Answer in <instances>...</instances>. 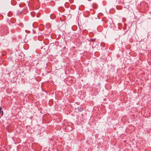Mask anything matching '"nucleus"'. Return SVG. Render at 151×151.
<instances>
[{"mask_svg":"<svg viewBox=\"0 0 151 151\" xmlns=\"http://www.w3.org/2000/svg\"><path fill=\"white\" fill-rule=\"evenodd\" d=\"M8 32V28L6 26L1 27L0 28V33H2L1 36L2 35H7Z\"/></svg>","mask_w":151,"mask_h":151,"instance_id":"1","label":"nucleus"},{"mask_svg":"<svg viewBox=\"0 0 151 151\" xmlns=\"http://www.w3.org/2000/svg\"><path fill=\"white\" fill-rule=\"evenodd\" d=\"M40 16V13H37V14H36V17H39Z\"/></svg>","mask_w":151,"mask_h":151,"instance_id":"8","label":"nucleus"},{"mask_svg":"<svg viewBox=\"0 0 151 151\" xmlns=\"http://www.w3.org/2000/svg\"><path fill=\"white\" fill-rule=\"evenodd\" d=\"M31 15H32V17H34L36 14L35 12H32L30 13Z\"/></svg>","mask_w":151,"mask_h":151,"instance_id":"5","label":"nucleus"},{"mask_svg":"<svg viewBox=\"0 0 151 151\" xmlns=\"http://www.w3.org/2000/svg\"><path fill=\"white\" fill-rule=\"evenodd\" d=\"M29 83L32 84H34V82H35L36 80L35 78V76L34 77H33L32 78H30V76L29 77Z\"/></svg>","mask_w":151,"mask_h":151,"instance_id":"3","label":"nucleus"},{"mask_svg":"<svg viewBox=\"0 0 151 151\" xmlns=\"http://www.w3.org/2000/svg\"><path fill=\"white\" fill-rule=\"evenodd\" d=\"M96 40V39H91V41L92 42H94Z\"/></svg>","mask_w":151,"mask_h":151,"instance_id":"9","label":"nucleus"},{"mask_svg":"<svg viewBox=\"0 0 151 151\" xmlns=\"http://www.w3.org/2000/svg\"><path fill=\"white\" fill-rule=\"evenodd\" d=\"M18 25L20 27H23V24L22 23H20L19 24H18Z\"/></svg>","mask_w":151,"mask_h":151,"instance_id":"7","label":"nucleus"},{"mask_svg":"<svg viewBox=\"0 0 151 151\" xmlns=\"http://www.w3.org/2000/svg\"><path fill=\"white\" fill-rule=\"evenodd\" d=\"M2 109V108L1 106H0V111H2L1 110Z\"/></svg>","mask_w":151,"mask_h":151,"instance_id":"12","label":"nucleus"},{"mask_svg":"<svg viewBox=\"0 0 151 151\" xmlns=\"http://www.w3.org/2000/svg\"><path fill=\"white\" fill-rule=\"evenodd\" d=\"M36 6V4H34L33 5V6H34V7L35 6Z\"/></svg>","mask_w":151,"mask_h":151,"instance_id":"10","label":"nucleus"},{"mask_svg":"<svg viewBox=\"0 0 151 151\" xmlns=\"http://www.w3.org/2000/svg\"><path fill=\"white\" fill-rule=\"evenodd\" d=\"M27 8H25L23 9V11L22 9H20V10H18L17 11V15H19V14H21L22 13H23V14H25V13H24L23 12H25V11H27Z\"/></svg>","mask_w":151,"mask_h":151,"instance_id":"2","label":"nucleus"},{"mask_svg":"<svg viewBox=\"0 0 151 151\" xmlns=\"http://www.w3.org/2000/svg\"><path fill=\"white\" fill-rule=\"evenodd\" d=\"M34 2H38V1L37 0H34Z\"/></svg>","mask_w":151,"mask_h":151,"instance_id":"11","label":"nucleus"},{"mask_svg":"<svg viewBox=\"0 0 151 151\" xmlns=\"http://www.w3.org/2000/svg\"><path fill=\"white\" fill-rule=\"evenodd\" d=\"M55 17L56 16L54 14H52L50 15V17L52 19H54Z\"/></svg>","mask_w":151,"mask_h":151,"instance_id":"4","label":"nucleus"},{"mask_svg":"<svg viewBox=\"0 0 151 151\" xmlns=\"http://www.w3.org/2000/svg\"><path fill=\"white\" fill-rule=\"evenodd\" d=\"M76 104H77L78 105V102H76Z\"/></svg>","mask_w":151,"mask_h":151,"instance_id":"13","label":"nucleus"},{"mask_svg":"<svg viewBox=\"0 0 151 151\" xmlns=\"http://www.w3.org/2000/svg\"><path fill=\"white\" fill-rule=\"evenodd\" d=\"M83 110V109L82 107H78V111H82Z\"/></svg>","mask_w":151,"mask_h":151,"instance_id":"6","label":"nucleus"}]
</instances>
